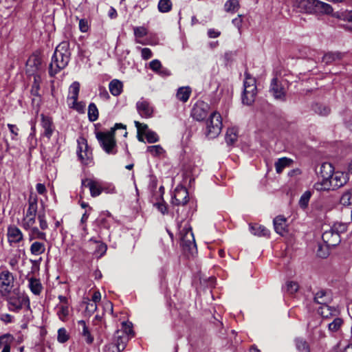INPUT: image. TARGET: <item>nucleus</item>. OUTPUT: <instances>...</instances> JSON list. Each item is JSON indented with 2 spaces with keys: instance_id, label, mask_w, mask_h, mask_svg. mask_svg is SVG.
<instances>
[{
  "instance_id": "obj_50",
  "label": "nucleus",
  "mask_w": 352,
  "mask_h": 352,
  "mask_svg": "<svg viewBox=\"0 0 352 352\" xmlns=\"http://www.w3.org/2000/svg\"><path fill=\"white\" fill-rule=\"evenodd\" d=\"M154 206H155L162 214L164 215L168 213V206L162 197L160 199L159 201L154 204Z\"/></svg>"
},
{
  "instance_id": "obj_51",
  "label": "nucleus",
  "mask_w": 352,
  "mask_h": 352,
  "mask_svg": "<svg viewBox=\"0 0 352 352\" xmlns=\"http://www.w3.org/2000/svg\"><path fill=\"white\" fill-rule=\"evenodd\" d=\"M14 341V337L10 333H6L0 336V346H10Z\"/></svg>"
},
{
  "instance_id": "obj_12",
  "label": "nucleus",
  "mask_w": 352,
  "mask_h": 352,
  "mask_svg": "<svg viewBox=\"0 0 352 352\" xmlns=\"http://www.w3.org/2000/svg\"><path fill=\"white\" fill-rule=\"evenodd\" d=\"M78 146L77 153L80 161L85 164H89L92 160V151L89 147L87 140L81 138L78 141Z\"/></svg>"
},
{
  "instance_id": "obj_5",
  "label": "nucleus",
  "mask_w": 352,
  "mask_h": 352,
  "mask_svg": "<svg viewBox=\"0 0 352 352\" xmlns=\"http://www.w3.org/2000/svg\"><path fill=\"white\" fill-rule=\"evenodd\" d=\"M134 336L133 324L131 322H122L120 329H118L113 338V342L118 345L122 351L126 346L129 340Z\"/></svg>"
},
{
  "instance_id": "obj_28",
  "label": "nucleus",
  "mask_w": 352,
  "mask_h": 352,
  "mask_svg": "<svg viewBox=\"0 0 352 352\" xmlns=\"http://www.w3.org/2000/svg\"><path fill=\"white\" fill-rule=\"evenodd\" d=\"M334 173V168L331 164L329 162L323 163L320 168V177H324L330 179L331 177Z\"/></svg>"
},
{
  "instance_id": "obj_37",
  "label": "nucleus",
  "mask_w": 352,
  "mask_h": 352,
  "mask_svg": "<svg viewBox=\"0 0 352 352\" xmlns=\"http://www.w3.org/2000/svg\"><path fill=\"white\" fill-rule=\"evenodd\" d=\"M341 58L342 55L339 52H328L323 56L322 60L326 64H331Z\"/></svg>"
},
{
  "instance_id": "obj_30",
  "label": "nucleus",
  "mask_w": 352,
  "mask_h": 352,
  "mask_svg": "<svg viewBox=\"0 0 352 352\" xmlns=\"http://www.w3.org/2000/svg\"><path fill=\"white\" fill-rule=\"evenodd\" d=\"M314 188L317 191H325L332 190L331 184L329 179L321 177L314 185Z\"/></svg>"
},
{
  "instance_id": "obj_36",
  "label": "nucleus",
  "mask_w": 352,
  "mask_h": 352,
  "mask_svg": "<svg viewBox=\"0 0 352 352\" xmlns=\"http://www.w3.org/2000/svg\"><path fill=\"white\" fill-rule=\"evenodd\" d=\"M238 138L237 130L234 128L228 129L226 135V143L229 145L233 144Z\"/></svg>"
},
{
  "instance_id": "obj_56",
  "label": "nucleus",
  "mask_w": 352,
  "mask_h": 352,
  "mask_svg": "<svg viewBox=\"0 0 352 352\" xmlns=\"http://www.w3.org/2000/svg\"><path fill=\"white\" fill-rule=\"evenodd\" d=\"M122 351L120 347L113 341L106 344L103 348V352H121Z\"/></svg>"
},
{
  "instance_id": "obj_13",
  "label": "nucleus",
  "mask_w": 352,
  "mask_h": 352,
  "mask_svg": "<svg viewBox=\"0 0 352 352\" xmlns=\"http://www.w3.org/2000/svg\"><path fill=\"white\" fill-rule=\"evenodd\" d=\"M26 305L29 307L30 302L25 296L11 297L8 300V309L14 312H19Z\"/></svg>"
},
{
  "instance_id": "obj_17",
  "label": "nucleus",
  "mask_w": 352,
  "mask_h": 352,
  "mask_svg": "<svg viewBox=\"0 0 352 352\" xmlns=\"http://www.w3.org/2000/svg\"><path fill=\"white\" fill-rule=\"evenodd\" d=\"M41 126L44 130L43 135L48 139H50L55 129L52 119V118L45 116L44 114H41Z\"/></svg>"
},
{
  "instance_id": "obj_44",
  "label": "nucleus",
  "mask_w": 352,
  "mask_h": 352,
  "mask_svg": "<svg viewBox=\"0 0 352 352\" xmlns=\"http://www.w3.org/2000/svg\"><path fill=\"white\" fill-rule=\"evenodd\" d=\"M157 8L160 12H168L172 8V2L170 0H160Z\"/></svg>"
},
{
  "instance_id": "obj_2",
  "label": "nucleus",
  "mask_w": 352,
  "mask_h": 352,
  "mask_svg": "<svg viewBox=\"0 0 352 352\" xmlns=\"http://www.w3.org/2000/svg\"><path fill=\"white\" fill-rule=\"evenodd\" d=\"M188 217H179L176 218L180 239V245L184 250L192 251L196 248V243L192 228L187 220Z\"/></svg>"
},
{
  "instance_id": "obj_21",
  "label": "nucleus",
  "mask_w": 352,
  "mask_h": 352,
  "mask_svg": "<svg viewBox=\"0 0 352 352\" xmlns=\"http://www.w3.org/2000/svg\"><path fill=\"white\" fill-rule=\"evenodd\" d=\"M78 330L87 344H91L94 342V336L91 335L89 327L85 320H78L77 322Z\"/></svg>"
},
{
  "instance_id": "obj_41",
  "label": "nucleus",
  "mask_w": 352,
  "mask_h": 352,
  "mask_svg": "<svg viewBox=\"0 0 352 352\" xmlns=\"http://www.w3.org/2000/svg\"><path fill=\"white\" fill-rule=\"evenodd\" d=\"M296 347L299 352H310L308 343L302 338L295 340Z\"/></svg>"
},
{
  "instance_id": "obj_61",
  "label": "nucleus",
  "mask_w": 352,
  "mask_h": 352,
  "mask_svg": "<svg viewBox=\"0 0 352 352\" xmlns=\"http://www.w3.org/2000/svg\"><path fill=\"white\" fill-rule=\"evenodd\" d=\"M8 127L10 130V132L12 134V139L16 140L17 136L19 135V129L17 127V126L15 124H8Z\"/></svg>"
},
{
  "instance_id": "obj_49",
  "label": "nucleus",
  "mask_w": 352,
  "mask_h": 352,
  "mask_svg": "<svg viewBox=\"0 0 352 352\" xmlns=\"http://www.w3.org/2000/svg\"><path fill=\"white\" fill-rule=\"evenodd\" d=\"M69 339V334L65 328H60L58 330L57 340L60 343H65Z\"/></svg>"
},
{
  "instance_id": "obj_55",
  "label": "nucleus",
  "mask_w": 352,
  "mask_h": 352,
  "mask_svg": "<svg viewBox=\"0 0 352 352\" xmlns=\"http://www.w3.org/2000/svg\"><path fill=\"white\" fill-rule=\"evenodd\" d=\"M144 135L148 143H155L159 141V136L153 131H148Z\"/></svg>"
},
{
  "instance_id": "obj_23",
  "label": "nucleus",
  "mask_w": 352,
  "mask_h": 352,
  "mask_svg": "<svg viewBox=\"0 0 352 352\" xmlns=\"http://www.w3.org/2000/svg\"><path fill=\"white\" fill-rule=\"evenodd\" d=\"M28 231V239L30 241H34V240H42V241H47V234L45 232L39 230V229L34 226Z\"/></svg>"
},
{
  "instance_id": "obj_38",
  "label": "nucleus",
  "mask_w": 352,
  "mask_h": 352,
  "mask_svg": "<svg viewBox=\"0 0 352 352\" xmlns=\"http://www.w3.org/2000/svg\"><path fill=\"white\" fill-rule=\"evenodd\" d=\"M56 308L59 319L65 321L69 313L68 305H57Z\"/></svg>"
},
{
  "instance_id": "obj_14",
  "label": "nucleus",
  "mask_w": 352,
  "mask_h": 352,
  "mask_svg": "<svg viewBox=\"0 0 352 352\" xmlns=\"http://www.w3.org/2000/svg\"><path fill=\"white\" fill-rule=\"evenodd\" d=\"M136 108L141 117L144 118L152 117L153 113V107L148 101L141 99L136 103Z\"/></svg>"
},
{
  "instance_id": "obj_59",
  "label": "nucleus",
  "mask_w": 352,
  "mask_h": 352,
  "mask_svg": "<svg viewBox=\"0 0 352 352\" xmlns=\"http://www.w3.org/2000/svg\"><path fill=\"white\" fill-rule=\"evenodd\" d=\"M73 108L79 113H84L85 110L86 104L84 102H78V100H73Z\"/></svg>"
},
{
  "instance_id": "obj_39",
  "label": "nucleus",
  "mask_w": 352,
  "mask_h": 352,
  "mask_svg": "<svg viewBox=\"0 0 352 352\" xmlns=\"http://www.w3.org/2000/svg\"><path fill=\"white\" fill-rule=\"evenodd\" d=\"M80 91V83L78 82H74L69 87V99L72 100H77Z\"/></svg>"
},
{
  "instance_id": "obj_60",
  "label": "nucleus",
  "mask_w": 352,
  "mask_h": 352,
  "mask_svg": "<svg viewBox=\"0 0 352 352\" xmlns=\"http://www.w3.org/2000/svg\"><path fill=\"white\" fill-rule=\"evenodd\" d=\"M38 220L39 221V226L41 230H45L48 228V224L45 219V214H39L38 215Z\"/></svg>"
},
{
  "instance_id": "obj_54",
  "label": "nucleus",
  "mask_w": 352,
  "mask_h": 352,
  "mask_svg": "<svg viewBox=\"0 0 352 352\" xmlns=\"http://www.w3.org/2000/svg\"><path fill=\"white\" fill-rule=\"evenodd\" d=\"M342 320L340 318H336L332 322L328 325L329 330L331 331H337L342 324Z\"/></svg>"
},
{
  "instance_id": "obj_11",
  "label": "nucleus",
  "mask_w": 352,
  "mask_h": 352,
  "mask_svg": "<svg viewBox=\"0 0 352 352\" xmlns=\"http://www.w3.org/2000/svg\"><path fill=\"white\" fill-rule=\"evenodd\" d=\"M210 109L209 104L203 100H198L193 104L190 111V116L198 122L204 121L208 116Z\"/></svg>"
},
{
  "instance_id": "obj_25",
  "label": "nucleus",
  "mask_w": 352,
  "mask_h": 352,
  "mask_svg": "<svg viewBox=\"0 0 352 352\" xmlns=\"http://www.w3.org/2000/svg\"><path fill=\"white\" fill-rule=\"evenodd\" d=\"M314 300L318 305H322L329 303L331 300V296L326 291L320 290L315 294Z\"/></svg>"
},
{
  "instance_id": "obj_48",
  "label": "nucleus",
  "mask_w": 352,
  "mask_h": 352,
  "mask_svg": "<svg viewBox=\"0 0 352 352\" xmlns=\"http://www.w3.org/2000/svg\"><path fill=\"white\" fill-rule=\"evenodd\" d=\"M313 108L314 111L320 116H327L330 113V109L326 105L316 104Z\"/></svg>"
},
{
  "instance_id": "obj_19",
  "label": "nucleus",
  "mask_w": 352,
  "mask_h": 352,
  "mask_svg": "<svg viewBox=\"0 0 352 352\" xmlns=\"http://www.w3.org/2000/svg\"><path fill=\"white\" fill-rule=\"evenodd\" d=\"M8 239L10 244L18 243L23 239V234L21 230L15 226L8 228Z\"/></svg>"
},
{
  "instance_id": "obj_29",
  "label": "nucleus",
  "mask_w": 352,
  "mask_h": 352,
  "mask_svg": "<svg viewBox=\"0 0 352 352\" xmlns=\"http://www.w3.org/2000/svg\"><path fill=\"white\" fill-rule=\"evenodd\" d=\"M293 163V160L287 157H282L278 159L275 162V168L277 173L280 174L283 172V169L291 166Z\"/></svg>"
},
{
  "instance_id": "obj_57",
  "label": "nucleus",
  "mask_w": 352,
  "mask_h": 352,
  "mask_svg": "<svg viewBox=\"0 0 352 352\" xmlns=\"http://www.w3.org/2000/svg\"><path fill=\"white\" fill-rule=\"evenodd\" d=\"M133 32L135 36L137 38H142L148 33L147 30L143 26L133 28Z\"/></svg>"
},
{
  "instance_id": "obj_62",
  "label": "nucleus",
  "mask_w": 352,
  "mask_h": 352,
  "mask_svg": "<svg viewBox=\"0 0 352 352\" xmlns=\"http://www.w3.org/2000/svg\"><path fill=\"white\" fill-rule=\"evenodd\" d=\"M89 22L86 19H80L79 21V29L82 32H87L89 30Z\"/></svg>"
},
{
  "instance_id": "obj_43",
  "label": "nucleus",
  "mask_w": 352,
  "mask_h": 352,
  "mask_svg": "<svg viewBox=\"0 0 352 352\" xmlns=\"http://www.w3.org/2000/svg\"><path fill=\"white\" fill-rule=\"evenodd\" d=\"M239 3L237 0H228L225 5L224 8L227 12H234L238 10Z\"/></svg>"
},
{
  "instance_id": "obj_24",
  "label": "nucleus",
  "mask_w": 352,
  "mask_h": 352,
  "mask_svg": "<svg viewBox=\"0 0 352 352\" xmlns=\"http://www.w3.org/2000/svg\"><path fill=\"white\" fill-rule=\"evenodd\" d=\"M274 226L275 231L280 234L283 235L286 232V228H287V223H286V219L283 217H276L274 219Z\"/></svg>"
},
{
  "instance_id": "obj_7",
  "label": "nucleus",
  "mask_w": 352,
  "mask_h": 352,
  "mask_svg": "<svg viewBox=\"0 0 352 352\" xmlns=\"http://www.w3.org/2000/svg\"><path fill=\"white\" fill-rule=\"evenodd\" d=\"M244 90L242 95V102L244 104L251 105L255 100L257 89L255 78L245 73V78L243 82Z\"/></svg>"
},
{
  "instance_id": "obj_35",
  "label": "nucleus",
  "mask_w": 352,
  "mask_h": 352,
  "mask_svg": "<svg viewBox=\"0 0 352 352\" xmlns=\"http://www.w3.org/2000/svg\"><path fill=\"white\" fill-rule=\"evenodd\" d=\"M36 224V217H23L20 226L21 228L28 231L30 228L35 226Z\"/></svg>"
},
{
  "instance_id": "obj_58",
  "label": "nucleus",
  "mask_w": 352,
  "mask_h": 352,
  "mask_svg": "<svg viewBox=\"0 0 352 352\" xmlns=\"http://www.w3.org/2000/svg\"><path fill=\"white\" fill-rule=\"evenodd\" d=\"M134 124H135V127L137 128L138 129V134H144L145 135L146 133L149 131L148 129V126L147 124H144V123H140V122L138 121H135L134 122Z\"/></svg>"
},
{
  "instance_id": "obj_16",
  "label": "nucleus",
  "mask_w": 352,
  "mask_h": 352,
  "mask_svg": "<svg viewBox=\"0 0 352 352\" xmlns=\"http://www.w3.org/2000/svg\"><path fill=\"white\" fill-rule=\"evenodd\" d=\"M270 91L276 99L283 100L285 98V88L278 82L277 78L272 79Z\"/></svg>"
},
{
  "instance_id": "obj_8",
  "label": "nucleus",
  "mask_w": 352,
  "mask_h": 352,
  "mask_svg": "<svg viewBox=\"0 0 352 352\" xmlns=\"http://www.w3.org/2000/svg\"><path fill=\"white\" fill-rule=\"evenodd\" d=\"M96 138L98 140L100 146L108 154L116 153V142L113 132H98Z\"/></svg>"
},
{
  "instance_id": "obj_26",
  "label": "nucleus",
  "mask_w": 352,
  "mask_h": 352,
  "mask_svg": "<svg viewBox=\"0 0 352 352\" xmlns=\"http://www.w3.org/2000/svg\"><path fill=\"white\" fill-rule=\"evenodd\" d=\"M89 242L93 243L96 245V249L94 252V255H96V256L100 258L103 255L105 254L107 250V246L105 243H104L101 241H99L94 238H91L89 239Z\"/></svg>"
},
{
  "instance_id": "obj_9",
  "label": "nucleus",
  "mask_w": 352,
  "mask_h": 352,
  "mask_svg": "<svg viewBox=\"0 0 352 352\" xmlns=\"http://www.w3.org/2000/svg\"><path fill=\"white\" fill-rule=\"evenodd\" d=\"M14 287V277L10 271L6 269L0 272V294L2 296H8Z\"/></svg>"
},
{
  "instance_id": "obj_22",
  "label": "nucleus",
  "mask_w": 352,
  "mask_h": 352,
  "mask_svg": "<svg viewBox=\"0 0 352 352\" xmlns=\"http://www.w3.org/2000/svg\"><path fill=\"white\" fill-rule=\"evenodd\" d=\"M318 312L323 318H329L332 316H336L338 314V310L334 307L330 306L328 304L320 305L318 308Z\"/></svg>"
},
{
  "instance_id": "obj_18",
  "label": "nucleus",
  "mask_w": 352,
  "mask_h": 352,
  "mask_svg": "<svg viewBox=\"0 0 352 352\" xmlns=\"http://www.w3.org/2000/svg\"><path fill=\"white\" fill-rule=\"evenodd\" d=\"M315 0H295L294 6L300 12L313 14Z\"/></svg>"
},
{
  "instance_id": "obj_4",
  "label": "nucleus",
  "mask_w": 352,
  "mask_h": 352,
  "mask_svg": "<svg viewBox=\"0 0 352 352\" xmlns=\"http://www.w3.org/2000/svg\"><path fill=\"white\" fill-rule=\"evenodd\" d=\"M188 192L187 189L182 186H177L174 190L171 197V204L173 206H177L176 210L177 216L179 214L181 217H188V210L186 207V204L188 202Z\"/></svg>"
},
{
  "instance_id": "obj_34",
  "label": "nucleus",
  "mask_w": 352,
  "mask_h": 352,
  "mask_svg": "<svg viewBox=\"0 0 352 352\" xmlns=\"http://www.w3.org/2000/svg\"><path fill=\"white\" fill-rule=\"evenodd\" d=\"M38 205L37 199L30 198L28 201V208L23 217H36L37 213Z\"/></svg>"
},
{
  "instance_id": "obj_64",
  "label": "nucleus",
  "mask_w": 352,
  "mask_h": 352,
  "mask_svg": "<svg viewBox=\"0 0 352 352\" xmlns=\"http://www.w3.org/2000/svg\"><path fill=\"white\" fill-rule=\"evenodd\" d=\"M96 309H97L96 303H95L94 302H92V301H89L87 305L85 311L89 314H92L96 311Z\"/></svg>"
},
{
  "instance_id": "obj_20",
  "label": "nucleus",
  "mask_w": 352,
  "mask_h": 352,
  "mask_svg": "<svg viewBox=\"0 0 352 352\" xmlns=\"http://www.w3.org/2000/svg\"><path fill=\"white\" fill-rule=\"evenodd\" d=\"M333 10L331 5L319 0H315L312 14H331Z\"/></svg>"
},
{
  "instance_id": "obj_32",
  "label": "nucleus",
  "mask_w": 352,
  "mask_h": 352,
  "mask_svg": "<svg viewBox=\"0 0 352 352\" xmlns=\"http://www.w3.org/2000/svg\"><path fill=\"white\" fill-rule=\"evenodd\" d=\"M29 287L31 292L35 295H39L42 291V285L38 279L30 278L28 280Z\"/></svg>"
},
{
  "instance_id": "obj_31",
  "label": "nucleus",
  "mask_w": 352,
  "mask_h": 352,
  "mask_svg": "<svg viewBox=\"0 0 352 352\" xmlns=\"http://www.w3.org/2000/svg\"><path fill=\"white\" fill-rule=\"evenodd\" d=\"M30 251L32 255L39 256L45 252V245L43 242L34 241L30 245Z\"/></svg>"
},
{
  "instance_id": "obj_1",
  "label": "nucleus",
  "mask_w": 352,
  "mask_h": 352,
  "mask_svg": "<svg viewBox=\"0 0 352 352\" xmlns=\"http://www.w3.org/2000/svg\"><path fill=\"white\" fill-rule=\"evenodd\" d=\"M71 53L68 41L61 42L56 48L49 66V74L54 76L68 64Z\"/></svg>"
},
{
  "instance_id": "obj_52",
  "label": "nucleus",
  "mask_w": 352,
  "mask_h": 352,
  "mask_svg": "<svg viewBox=\"0 0 352 352\" xmlns=\"http://www.w3.org/2000/svg\"><path fill=\"white\" fill-rule=\"evenodd\" d=\"M149 67L151 69H152L153 72L159 73V74H163L164 72L162 70V65L161 64V62L155 59L150 62Z\"/></svg>"
},
{
  "instance_id": "obj_10",
  "label": "nucleus",
  "mask_w": 352,
  "mask_h": 352,
  "mask_svg": "<svg viewBox=\"0 0 352 352\" xmlns=\"http://www.w3.org/2000/svg\"><path fill=\"white\" fill-rule=\"evenodd\" d=\"M82 186L87 187L90 190V195L92 197L99 196L102 192H111L114 188L109 190L105 187L103 183L99 180L86 178L82 180Z\"/></svg>"
},
{
  "instance_id": "obj_46",
  "label": "nucleus",
  "mask_w": 352,
  "mask_h": 352,
  "mask_svg": "<svg viewBox=\"0 0 352 352\" xmlns=\"http://www.w3.org/2000/svg\"><path fill=\"white\" fill-rule=\"evenodd\" d=\"M250 230L252 234L258 236L264 235V228L257 223H250Z\"/></svg>"
},
{
  "instance_id": "obj_27",
  "label": "nucleus",
  "mask_w": 352,
  "mask_h": 352,
  "mask_svg": "<svg viewBox=\"0 0 352 352\" xmlns=\"http://www.w3.org/2000/svg\"><path fill=\"white\" fill-rule=\"evenodd\" d=\"M109 89L113 96H118L123 91V84L120 80L113 79L109 82Z\"/></svg>"
},
{
  "instance_id": "obj_33",
  "label": "nucleus",
  "mask_w": 352,
  "mask_h": 352,
  "mask_svg": "<svg viewBox=\"0 0 352 352\" xmlns=\"http://www.w3.org/2000/svg\"><path fill=\"white\" fill-rule=\"evenodd\" d=\"M191 89L190 87H180L177 90L176 97L179 100L186 102L189 99Z\"/></svg>"
},
{
  "instance_id": "obj_15",
  "label": "nucleus",
  "mask_w": 352,
  "mask_h": 352,
  "mask_svg": "<svg viewBox=\"0 0 352 352\" xmlns=\"http://www.w3.org/2000/svg\"><path fill=\"white\" fill-rule=\"evenodd\" d=\"M348 179L349 178L347 174L340 171H334L333 174L329 179L332 190L342 187L347 182Z\"/></svg>"
},
{
  "instance_id": "obj_45",
  "label": "nucleus",
  "mask_w": 352,
  "mask_h": 352,
  "mask_svg": "<svg viewBox=\"0 0 352 352\" xmlns=\"http://www.w3.org/2000/svg\"><path fill=\"white\" fill-rule=\"evenodd\" d=\"M340 204L343 206H352V189L343 193L340 198Z\"/></svg>"
},
{
  "instance_id": "obj_47",
  "label": "nucleus",
  "mask_w": 352,
  "mask_h": 352,
  "mask_svg": "<svg viewBox=\"0 0 352 352\" xmlns=\"http://www.w3.org/2000/svg\"><path fill=\"white\" fill-rule=\"evenodd\" d=\"M311 197V192L309 190L305 191L300 197L299 205L302 208H306Z\"/></svg>"
},
{
  "instance_id": "obj_6",
  "label": "nucleus",
  "mask_w": 352,
  "mask_h": 352,
  "mask_svg": "<svg viewBox=\"0 0 352 352\" xmlns=\"http://www.w3.org/2000/svg\"><path fill=\"white\" fill-rule=\"evenodd\" d=\"M223 127L222 118L218 111L210 113L206 122L205 135L209 139H213L219 136Z\"/></svg>"
},
{
  "instance_id": "obj_63",
  "label": "nucleus",
  "mask_w": 352,
  "mask_h": 352,
  "mask_svg": "<svg viewBox=\"0 0 352 352\" xmlns=\"http://www.w3.org/2000/svg\"><path fill=\"white\" fill-rule=\"evenodd\" d=\"M142 57L144 60H148L153 56V53L149 48L145 47L141 50Z\"/></svg>"
},
{
  "instance_id": "obj_53",
  "label": "nucleus",
  "mask_w": 352,
  "mask_h": 352,
  "mask_svg": "<svg viewBox=\"0 0 352 352\" xmlns=\"http://www.w3.org/2000/svg\"><path fill=\"white\" fill-rule=\"evenodd\" d=\"M285 289L289 294H294L298 290L299 286L296 282L288 281L286 283Z\"/></svg>"
},
{
  "instance_id": "obj_40",
  "label": "nucleus",
  "mask_w": 352,
  "mask_h": 352,
  "mask_svg": "<svg viewBox=\"0 0 352 352\" xmlns=\"http://www.w3.org/2000/svg\"><path fill=\"white\" fill-rule=\"evenodd\" d=\"M98 109L96 105L91 102L88 107V118L91 122H94L98 118Z\"/></svg>"
},
{
  "instance_id": "obj_42",
  "label": "nucleus",
  "mask_w": 352,
  "mask_h": 352,
  "mask_svg": "<svg viewBox=\"0 0 352 352\" xmlns=\"http://www.w3.org/2000/svg\"><path fill=\"white\" fill-rule=\"evenodd\" d=\"M146 151L153 157H158L165 153L164 149L160 145L148 146Z\"/></svg>"
},
{
  "instance_id": "obj_3",
  "label": "nucleus",
  "mask_w": 352,
  "mask_h": 352,
  "mask_svg": "<svg viewBox=\"0 0 352 352\" xmlns=\"http://www.w3.org/2000/svg\"><path fill=\"white\" fill-rule=\"evenodd\" d=\"M347 230V225L343 223H335L332 226L322 228V239L327 247L338 245L341 241V234Z\"/></svg>"
}]
</instances>
